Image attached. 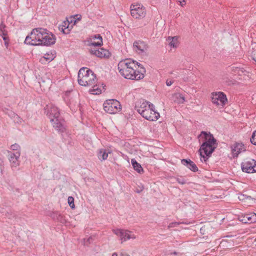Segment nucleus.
<instances>
[{
  "mask_svg": "<svg viewBox=\"0 0 256 256\" xmlns=\"http://www.w3.org/2000/svg\"><path fill=\"white\" fill-rule=\"evenodd\" d=\"M250 140L252 144L256 145V130L253 132Z\"/></svg>",
  "mask_w": 256,
  "mask_h": 256,
  "instance_id": "28",
  "label": "nucleus"
},
{
  "mask_svg": "<svg viewBox=\"0 0 256 256\" xmlns=\"http://www.w3.org/2000/svg\"><path fill=\"white\" fill-rule=\"evenodd\" d=\"M54 58V56L52 53L49 54L47 53L44 54V56L40 58V62H44V60L50 62Z\"/></svg>",
  "mask_w": 256,
  "mask_h": 256,
  "instance_id": "24",
  "label": "nucleus"
},
{
  "mask_svg": "<svg viewBox=\"0 0 256 256\" xmlns=\"http://www.w3.org/2000/svg\"><path fill=\"white\" fill-rule=\"evenodd\" d=\"M166 40L168 42V44L171 48H176L178 47V39L176 36H169Z\"/></svg>",
  "mask_w": 256,
  "mask_h": 256,
  "instance_id": "21",
  "label": "nucleus"
},
{
  "mask_svg": "<svg viewBox=\"0 0 256 256\" xmlns=\"http://www.w3.org/2000/svg\"><path fill=\"white\" fill-rule=\"evenodd\" d=\"M232 70L235 73L238 74L239 75H240L241 72H243V71L239 68L238 67H232Z\"/></svg>",
  "mask_w": 256,
  "mask_h": 256,
  "instance_id": "31",
  "label": "nucleus"
},
{
  "mask_svg": "<svg viewBox=\"0 0 256 256\" xmlns=\"http://www.w3.org/2000/svg\"><path fill=\"white\" fill-rule=\"evenodd\" d=\"M92 239V237H89L88 238H84V244H88L90 243Z\"/></svg>",
  "mask_w": 256,
  "mask_h": 256,
  "instance_id": "36",
  "label": "nucleus"
},
{
  "mask_svg": "<svg viewBox=\"0 0 256 256\" xmlns=\"http://www.w3.org/2000/svg\"><path fill=\"white\" fill-rule=\"evenodd\" d=\"M6 114L11 118H12L15 116L16 114H15L14 112L10 110H7V112H6Z\"/></svg>",
  "mask_w": 256,
  "mask_h": 256,
  "instance_id": "34",
  "label": "nucleus"
},
{
  "mask_svg": "<svg viewBox=\"0 0 256 256\" xmlns=\"http://www.w3.org/2000/svg\"><path fill=\"white\" fill-rule=\"evenodd\" d=\"M4 45L6 48H8V40L4 42Z\"/></svg>",
  "mask_w": 256,
  "mask_h": 256,
  "instance_id": "41",
  "label": "nucleus"
},
{
  "mask_svg": "<svg viewBox=\"0 0 256 256\" xmlns=\"http://www.w3.org/2000/svg\"><path fill=\"white\" fill-rule=\"evenodd\" d=\"M53 127L58 132H63L66 130L65 122L64 120L61 117L55 119H52L50 120Z\"/></svg>",
  "mask_w": 256,
  "mask_h": 256,
  "instance_id": "11",
  "label": "nucleus"
},
{
  "mask_svg": "<svg viewBox=\"0 0 256 256\" xmlns=\"http://www.w3.org/2000/svg\"><path fill=\"white\" fill-rule=\"evenodd\" d=\"M131 163L134 170H136L138 173L141 174L143 172L144 170L142 168V167L141 165L139 163H138L135 159H132Z\"/></svg>",
  "mask_w": 256,
  "mask_h": 256,
  "instance_id": "22",
  "label": "nucleus"
},
{
  "mask_svg": "<svg viewBox=\"0 0 256 256\" xmlns=\"http://www.w3.org/2000/svg\"><path fill=\"white\" fill-rule=\"evenodd\" d=\"M104 111L110 114H114L121 110L120 102L116 100H106L103 104Z\"/></svg>",
  "mask_w": 256,
  "mask_h": 256,
  "instance_id": "6",
  "label": "nucleus"
},
{
  "mask_svg": "<svg viewBox=\"0 0 256 256\" xmlns=\"http://www.w3.org/2000/svg\"><path fill=\"white\" fill-rule=\"evenodd\" d=\"M176 181L180 184H184L186 183V180L182 177H178L176 178Z\"/></svg>",
  "mask_w": 256,
  "mask_h": 256,
  "instance_id": "33",
  "label": "nucleus"
},
{
  "mask_svg": "<svg viewBox=\"0 0 256 256\" xmlns=\"http://www.w3.org/2000/svg\"><path fill=\"white\" fill-rule=\"evenodd\" d=\"M52 216L54 219H56L58 220H61L62 218V216L58 212L54 213L53 216Z\"/></svg>",
  "mask_w": 256,
  "mask_h": 256,
  "instance_id": "32",
  "label": "nucleus"
},
{
  "mask_svg": "<svg viewBox=\"0 0 256 256\" xmlns=\"http://www.w3.org/2000/svg\"><path fill=\"white\" fill-rule=\"evenodd\" d=\"M135 50L138 54L146 52L148 49V44L143 41L138 40L134 43Z\"/></svg>",
  "mask_w": 256,
  "mask_h": 256,
  "instance_id": "15",
  "label": "nucleus"
},
{
  "mask_svg": "<svg viewBox=\"0 0 256 256\" xmlns=\"http://www.w3.org/2000/svg\"><path fill=\"white\" fill-rule=\"evenodd\" d=\"M3 164V160H2L0 158V166H2Z\"/></svg>",
  "mask_w": 256,
  "mask_h": 256,
  "instance_id": "43",
  "label": "nucleus"
},
{
  "mask_svg": "<svg viewBox=\"0 0 256 256\" xmlns=\"http://www.w3.org/2000/svg\"><path fill=\"white\" fill-rule=\"evenodd\" d=\"M45 112L50 118V120L60 116L58 108L54 106H47L45 108Z\"/></svg>",
  "mask_w": 256,
  "mask_h": 256,
  "instance_id": "12",
  "label": "nucleus"
},
{
  "mask_svg": "<svg viewBox=\"0 0 256 256\" xmlns=\"http://www.w3.org/2000/svg\"><path fill=\"white\" fill-rule=\"evenodd\" d=\"M138 62L131 60H125L119 62L118 68L119 72L126 79L140 80L144 78L145 70L142 68L140 71L137 70Z\"/></svg>",
  "mask_w": 256,
  "mask_h": 256,
  "instance_id": "2",
  "label": "nucleus"
},
{
  "mask_svg": "<svg viewBox=\"0 0 256 256\" xmlns=\"http://www.w3.org/2000/svg\"><path fill=\"white\" fill-rule=\"evenodd\" d=\"M135 108L137 112L148 120L156 121L160 116V114L155 110L154 106L144 100L137 102Z\"/></svg>",
  "mask_w": 256,
  "mask_h": 256,
  "instance_id": "5",
  "label": "nucleus"
},
{
  "mask_svg": "<svg viewBox=\"0 0 256 256\" xmlns=\"http://www.w3.org/2000/svg\"><path fill=\"white\" fill-rule=\"evenodd\" d=\"M130 14L134 18L140 19L145 16L146 12L145 8L140 4L132 5L130 6Z\"/></svg>",
  "mask_w": 256,
  "mask_h": 256,
  "instance_id": "7",
  "label": "nucleus"
},
{
  "mask_svg": "<svg viewBox=\"0 0 256 256\" xmlns=\"http://www.w3.org/2000/svg\"><path fill=\"white\" fill-rule=\"evenodd\" d=\"M14 122L18 124H21L22 122V119L20 118L18 114H16L14 118H12Z\"/></svg>",
  "mask_w": 256,
  "mask_h": 256,
  "instance_id": "27",
  "label": "nucleus"
},
{
  "mask_svg": "<svg viewBox=\"0 0 256 256\" xmlns=\"http://www.w3.org/2000/svg\"><path fill=\"white\" fill-rule=\"evenodd\" d=\"M68 203L71 208H74V198L72 196H68Z\"/></svg>",
  "mask_w": 256,
  "mask_h": 256,
  "instance_id": "26",
  "label": "nucleus"
},
{
  "mask_svg": "<svg viewBox=\"0 0 256 256\" xmlns=\"http://www.w3.org/2000/svg\"><path fill=\"white\" fill-rule=\"evenodd\" d=\"M118 254L116 252H114L112 254V256H118Z\"/></svg>",
  "mask_w": 256,
  "mask_h": 256,
  "instance_id": "44",
  "label": "nucleus"
},
{
  "mask_svg": "<svg viewBox=\"0 0 256 256\" xmlns=\"http://www.w3.org/2000/svg\"><path fill=\"white\" fill-rule=\"evenodd\" d=\"M182 164L186 166L188 168L194 172L198 171V168L196 164L190 160L182 159L181 160Z\"/></svg>",
  "mask_w": 256,
  "mask_h": 256,
  "instance_id": "19",
  "label": "nucleus"
},
{
  "mask_svg": "<svg viewBox=\"0 0 256 256\" xmlns=\"http://www.w3.org/2000/svg\"><path fill=\"white\" fill-rule=\"evenodd\" d=\"M212 102L216 105H224L227 102L226 94L224 92H218L212 93Z\"/></svg>",
  "mask_w": 256,
  "mask_h": 256,
  "instance_id": "9",
  "label": "nucleus"
},
{
  "mask_svg": "<svg viewBox=\"0 0 256 256\" xmlns=\"http://www.w3.org/2000/svg\"><path fill=\"white\" fill-rule=\"evenodd\" d=\"M7 35V32H3L2 34H0V36H2L3 40L4 42L7 41L8 40V38L6 36Z\"/></svg>",
  "mask_w": 256,
  "mask_h": 256,
  "instance_id": "35",
  "label": "nucleus"
},
{
  "mask_svg": "<svg viewBox=\"0 0 256 256\" xmlns=\"http://www.w3.org/2000/svg\"><path fill=\"white\" fill-rule=\"evenodd\" d=\"M233 156L238 157V155L246 150V147L242 143L235 142L230 146Z\"/></svg>",
  "mask_w": 256,
  "mask_h": 256,
  "instance_id": "13",
  "label": "nucleus"
},
{
  "mask_svg": "<svg viewBox=\"0 0 256 256\" xmlns=\"http://www.w3.org/2000/svg\"><path fill=\"white\" fill-rule=\"evenodd\" d=\"M10 148L11 150H16V152H20V146L18 144H14L12 145Z\"/></svg>",
  "mask_w": 256,
  "mask_h": 256,
  "instance_id": "30",
  "label": "nucleus"
},
{
  "mask_svg": "<svg viewBox=\"0 0 256 256\" xmlns=\"http://www.w3.org/2000/svg\"><path fill=\"white\" fill-rule=\"evenodd\" d=\"M199 140L202 141V144L199 150L200 156L206 162L207 156H210L214 151L216 146V140L210 132H202L198 136Z\"/></svg>",
  "mask_w": 256,
  "mask_h": 256,
  "instance_id": "4",
  "label": "nucleus"
},
{
  "mask_svg": "<svg viewBox=\"0 0 256 256\" xmlns=\"http://www.w3.org/2000/svg\"><path fill=\"white\" fill-rule=\"evenodd\" d=\"M112 232L114 234L120 238L122 243L127 240L135 239L136 238V236L132 232L128 230L116 229L113 230Z\"/></svg>",
  "mask_w": 256,
  "mask_h": 256,
  "instance_id": "8",
  "label": "nucleus"
},
{
  "mask_svg": "<svg viewBox=\"0 0 256 256\" xmlns=\"http://www.w3.org/2000/svg\"><path fill=\"white\" fill-rule=\"evenodd\" d=\"M240 221L244 224L256 222V214H250L242 215L239 218Z\"/></svg>",
  "mask_w": 256,
  "mask_h": 256,
  "instance_id": "17",
  "label": "nucleus"
},
{
  "mask_svg": "<svg viewBox=\"0 0 256 256\" xmlns=\"http://www.w3.org/2000/svg\"><path fill=\"white\" fill-rule=\"evenodd\" d=\"M102 44V38L100 34L92 36L90 38V42H89L90 46L94 47L101 46Z\"/></svg>",
  "mask_w": 256,
  "mask_h": 256,
  "instance_id": "18",
  "label": "nucleus"
},
{
  "mask_svg": "<svg viewBox=\"0 0 256 256\" xmlns=\"http://www.w3.org/2000/svg\"><path fill=\"white\" fill-rule=\"evenodd\" d=\"M97 79L92 70L86 68H81L78 72V82L82 86H92L90 92L93 94H98L102 90L96 85Z\"/></svg>",
  "mask_w": 256,
  "mask_h": 256,
  "instance_id": "3",
  "label": "nucleus"
},
{
  "mask_svg": "<svg viewBox=\"0 0 256 256\" xmlns=\"http://www.w3.org/2000/svg\"><path fill=\"white\" fill-rule=\"evenodd\" d=\"M110 153L109 152H108L106 150L101 149L100 150L98 157L100 160H105L108 158V154Z\"/></svg>",
  "mask_w": 256,
  "mask_h": 256,
  "instance_id": "23",
  "label": "nucleus"
},
{
  "mask_svg": "<svg viewBox=\"0 0 256 256\" xmlns=\"http://www.w3.org/2000/svg\"><path fill=\"white\" fill-rule=\"evenodd\" d=\"M172 254L175 255H176L178 254V253L176 252H174Z\"/></svg>",
  "mask_w": 256,
  "mask_h": 256,
  "instance_id": "45",
  "label": "nucleus"
},
{
  "mask_svg": "<svg viewBox=\"0 0 256 256\" xmlns=\"http://www.w3.org/2000/svg\"><path fill=\"white\" fill-rule=\"evenodd\" d=\"M172 100L178 104H183L185 102L184 97L180 93L174 94L172 96Z\"/></svg>",
  "mask_w": 256,
  "mask_h": 256,
  "instance_id": "20",
  "label": "nucleus"
},
{
  "mask_svg": "<svg viewBox=\"0 0 256 256\" xmlns=\"http://www.w3.org/2000/svg\"><path fill=\"white\" fill-rule=\"evenodd\" d=\"M69 22L68 21L64 22V24L62 26V32L64 34H68L70 29L68 28Z\"/></svg>",
  "mask_w": 256,
  "mask_h": 256,
  "instance_id": "25",
  "label": "nucleus"
},
{
  "mask_svg": "<svg viewBox=\"0 0 256 256\" xmlns=\"http://www.w3.org/2000/svg\"><path fill=\"white\" fill-rule=\"evenodd\" d=\"M70 93V92H66L65 94V96L64 97V99L66 101L68 100V94Z\"/></svg>",
  "mask_w": 256,
  "mask_h": 256,
  "instance_id": "40",
  "label": "nucleus"
},
{
  "mask_svg": "<svg viewBox=\"0 0 256 256\" xmlns=\"http://www.w3.org/2000/svg\"><path fill=\"white\" fill-rule=\"evenodd\" d=\"M90 52L99 58H108L110 56L109 52L103 48L96 49L95 48L90 50Z\"/></svg>",
  "mask_w": 256,
  "mask_h": 256,
  "instance_id": "16",
  "label": "nucleus"
},
{
  "mask_svg": "<svg viewBox=\"0 0 256 256\" xmlns=\"http://www.w3.org/2000/svg\"><path fill=\"white\" fill-rule=\"evenodd\" d=\"M55 40L54 36L48 33L46 30L36 28L26 37L24 43L32 46H50L54 44Z\"/></svg>",
  "mask_w": 256,
  "mask_h": 256,
  "instance_id": "1",
  "label": "nucleus"
},
{
  "mask_svg": "<svg viewBox=\"0 0 256 256\" xmlns=\"http://www.w3.org/2000/svg\"><path fill=\"white\" fill-rule=\"evenodd\" d=\"M238 198L240 200H244L246 199H250L251 197L250 196H248L246 195H245L244 194H240L238 196Z\"/></svg>",
  "mask_w": 256,
  "mask_h": 256,
  "instance_id": "29",
  "label": "nucleus"
},
{
  "mask_svg": "<svg viewBox=\"0 0 256 256\" xmlns=\"http://www.w3.org/2000/svg\"><path fill=\"white\" fill-rule=\"evenodd\" d=\"M20 152H11L9 154V160L10 162L12 167H17L20 165Z\"/></svg>",
  "mask_w": 256,
  "mask_h": 256,
  "instance_id": "14",
  "label": "nucleus"
},
{
  "mask_svg": "<svg viewBox=\"0 0 256 256\" xmlns=\"http://www.w3.org/2000/svg\"><path fill=\"white\" fill-rule=\"evenodd\" d=\"M241 166L244 172L250 174L256 172V161L253 159L246 160L242 162Z\"/></svg>",
  "mask_w": 256,
  "mask_h": 256,
  "instance_id": "10",
  "label": "nucleus"
},
{
  "mask_svg": "<svg viewBox=\"0 0 256 256\" xmlns=\"http://www.w3.org/2000/svg\"><path fill=\"white\" fill-rule=\"evenodd\" d=\"M180 3L181 4L182 6H183L185 4V0H182V1H180Z\"/></svg>",
  "mask_w": 256,
  "mask_h": 256,
  "instance_id": "42",
  "label": "nucleus"
},
{
  "mask_svg": "<svg viewBox=\"0 0 256 256\" xmlns=\"http://www.w3.org/2000/svg\"><path fill=\"white\" fill-rule=\"evenodd\" d=\"M174 82V81L170 80H167L166 81V84L167 86H170Z\"/></svg>",
  "mask_w": 256,
  "mask_h": 256,
  "instance_id": "37",
  "label": "nucleus"
},
{
  "mask_svg": "<svg viewBox=\"0 0 256 256\" xmlns=\"http://www.w3.org/2000/svg\"><path fill=\"white\" fill-rule=\"evenodd\" d=\"M5 26L3 24H1L0 26V34H2L3 32H6L4 30Z\"/></svg>",
  "mask_w": 256,
  "mask_h": 256,
  "instance_id": "38",
  "label": "nucleus"
},
{
  "mask_svg": "<svg viewBox=\"0 0 256 256\" xmlns=\"http://www.w3.org/2000/svg\"><path fill=\"white\" fill-rule=\"evenodd\" d=\"M120 256H130L125 252H122L120 254Z\"/></svg>",
  "mask_w": 256,
  "mask_h": 256,
  "instance_id": "39",
  "label": "nucleus"
}]
</instances>
